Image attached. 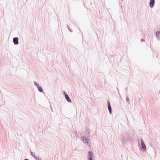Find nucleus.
<instances>
[{"label":"nucleus","instance_id":"f8f14e48","mask_svg":"<svg viewBox=\"0 0 160 160\" xmlns=\"http://www.w3.org/2000/svg\"><path fill=\"white\" fill-rule=\"evenodd\" d=\"M30 153L31 155L33 157L35 158V153L33 152H32L31 151H30Z\"/></svg>","mask_w":160,"mask_h":160},{"label":"nucleus","instance_id":"423d86ee","mask_svg":"<svg viewBox=\"0 0 160 160\" xmlns=\"http://www.w3.org/2000/svg\"><path fill=\"white\" fill-rule=\"evenodd\" d=\"M155 2V0H150L149 2V6L150 8H152L153 7Z\"/></svg>","mask_w":160,"mask_h":160},{"label":"nucleus","instance_id":"f257e3e1","mask_svg":"<svg viewBox=\"0 0 160 160\" xmlns=\"http://www.w3.org/2000/svg\"><path fill=\"white\" fill-rule=\"evenodd\" d=\"M82 140L84 143L88 146H90V144L89 143V140L87 137L85 136L81 137Z\"/></svg>","mask_w":160,"mask_h":160},{"label":"nucleus","instance_id":"ddd939ff","mask_svg":"<svg viewBox=\"0 0 160 160\" xmlns=\"http://www.w3.org/2000/svg\"><path fill=\"white\" fill-rule=\"evenodd\" d=\"M34 84L37 88L39 86V84L36 82H34Z\"/></svg>","mask_w":160,"mask_h":160},{"label":"nucleus","instance_id":"9d476101","mask_svg":"<svg viewBox=\"0 0 160 160\" xmlns=\"http://www.w3.org/2000/svg\"><path fill=\"white\" fill-rule=\"evenodd\" d=\"M160 34V32L159 31L157 32L156 33V37L158 38V39H159V36Z\"/></svg>","mask_w":160,"mask_h":160},{"label":"nucleus","instance_id":"20e7f679","mask_svg":"<svg viewBox=\"0 0 160 160\" xmlns=\"http://www.w3.org/2000/svg\"><path fill=\"white\" fill-rule=\"evenodd\" d=\"M141 141L142 146L141 148L146 151V147L142 139V138H141Z\"/></svg>","mask_w":160,"mask_h":160},{"label":"nucleus","instance_id":"39448f33","mask_svg":"<svg viewBox=\"0 0 160 160\" xmlns=\"http://www.w3.org/2000/svg\"><path fill=\"white\" fill-rule=\"evenodd\" d=\"M63 94L65 96V98L67 101L69 102H71V100L70 98H69L68 96L65 91H63Z\"/></svg>","mask_w":160,"mask_h":160},{"label":"nucleus","instance_id":"6e6552de","mask_svg":"<svg viewBox=\"0 0 160 160\" xmlns=\"http://www.w3.org/2000/svg\"><path fill=\"white\" fill-rule=\"evenodd\" d=\"M108 107L109 113L111 114L112 113V108L110 105V103L109 101H108Z\"/></svg>","mask_w":160,"mask_h":160},{"label":"nucleus","instance_id":"7ed1b4c3","mask_svg":"<svg viewBox=\"0 0 160 160\" xmlns=\"http://www.w3.org/2000/svg\"><path fill=\"white\" fill-rule=\"evenodd\" d=\"M88 160H93L92 158L94 157L93 154L92 152L90 151L88 152Z\"/></svg>","mask_w":160,"mask_h":160},{"label":"nucleus","instance_id":"f3484780","mask_svg":"<svg viewBox=\"0 0 160 160\" xmlns=\"http://www.w3.org/2000/svg\"><path fill=\"white\" fill-rule=\"evenodd\" d=\"M68 29L71 32H72V31L71 30H70L68 28Z\"/></svg>","mask_w":160,"mask_h":160},{"label":"nucleus","instance_id":"dca6fc26","mask_svg":"<svg viewBox=\"0 0 160 160\" xmlns=\"http://www.w3.org/2000/svg\"><path fill=\"white\" fill-rule=\"evenodd\" d=\"M24 160H29V159H28L26 158V159H24Z\"/></svg>","mask_w":160,"mask_h":160},{"label":"nucleus","instance_id":"f03ea898","mask_svg":"<svg viewBox=\"0 0 160 160\" xmlns=\"http://www.w3.org/2000/svg\"><path fill=\"white\" fill-rule=\"evenodd\" d=\"M131 138V135L127 133V134L125 135L122 137V141L123 142H127L129 141Z\"/></svg>","mask_w":160,"mask_h":160},{"label":"nucleus","instance_id":"0eeeda50","mask_svg":"<svg viewBox=\"0 0 160 160\" xmlns=\"http://www.w3.org/2000/svg\"><path fill=\"white\" fill-rule=\"evenodd\" d=\"M13 42L15 45L18 44V37H15L13 39Z\"/></svg>","mask_w":160,"mask_h":160},{"label":"nucleus","instance_id":"2eb2a0df","mask_svg":"<svg viewBox=\"0 0 160 160\" xmlns=\"http://www.w3.org/2000/svg\"><path fill=\"white\" fill-rule=\"evenodd\" d=\"M36 160H39L38 158L35 156V158H34Z\"/></svg>","mask_w":160,"mask_h":160},{"label":"nucleus","instance_id":"a211bd4d","mask_svg":"<svg viewBox=\"0 0 160 160\" xmlns=\"http://www.w3.org/2000/svg\"><path fill=\"white\" fill-rule=\"evenodd\" d=\"M142 39H141V42H142Z\"/></svg>","mask_w":160,"mask_h":160},{"label":"nucleus","instance_id":"4468645a","mask_svg":"<svg viewBox=\"0 0 160 160\" xmlns=\"http://www.w3.org/2000/svg\"><path fill=\"white\" fill-rule=\"evenodd\" d=\"M126 101H127V102H129V97H126Z\"/></svg>","mask_w":160,"mask_h":160},{"label":"nucleus","instance_id":"9b49d317","mask_svg":"<svg viewBox=\"0 0 160 160\" xmlns=\"http://www.w3.org/2000/svg\"><path fill=\"white\" fill-rule=\"evenodd\" d=\"M86 135L88 137H89V131L88 130H86L85 131Z\"/></svg>","mask_w":160,"mask_h":160},{"label":"nucleus","instance_id":"1a4fd4ad","mask_svg":"<svg viewBox=\"0 0 160 160\" xmlns=\"http://www.w3.org/2000/svg\"><path fill=\"white\" fill-rule=\"evenodd\" d=\"M39 91L41 92H42L43 91V89L42 87L39 86L37 88Z\"/></svg>","mask_w":160,"mask_h":160}]
</instances>
